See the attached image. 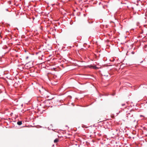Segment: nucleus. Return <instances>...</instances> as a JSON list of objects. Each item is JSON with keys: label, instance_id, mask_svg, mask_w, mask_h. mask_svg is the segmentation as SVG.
I'll list each match as a JSON object with an SVG mask.
<instances>
[{"label": "nucleus", "instance_id": "obj_4", "mask_svg": "<svg viewBox=\"0 0 147 147\" xmlns=\"http://www.w3.org/2000/svg\"><path fill=\"white\" fill-rule=\"evenodd\" d=\"M92 67L94 69H98V67L95 66H92Z\"/></svg>", "mask_w": 147, "mask_h": 147}, {"label": "nucleus", "instance_id": "obj_2", "mask_svg": "<svg viewBox=\"0 0 147 147\" xmlns=\"http://www.w3.org/2000/svg\"><path fill=\"white\" fill-rule=\"evenodd\" d=\"M59 141V139L58 138H56L54 140V142L55 143H57Z\"/></svg>", "mask_w": 147, "mask_h": 147}, {"label": "nucleus", "instance_id": "obj_1", "mask_svg": "<svg viewBox=\"0 0 147 147\" xmlns=\"http://www.w3.org/2000/svg\"><path fill=\"white\" fill-rule=\"evenodd\" d=\"M134 113V112L132 111H130L128 113L126 116L127 119L131 120L133 118Z\"/></svg>", "mask_w": 147, "mask_h": 147}, {"label": "nucleus", "instance_id": "obj_5", "mask_svg": "<svg viewBox=\"0 0 147 147\" xmlns=\"http://www.w3.org/2000/svg\"><path fill=\"white\" fill-rule=\"evenodd\" d=\"M125 104H121V105L122 106H125Z\"/></svg>", "mask_w": 147, "mask_h": 147}, {"label": "nucleus", "instance_id": "obj_3", "mask_svg": "<svg viewBox=\"0 0 147 147\" xmlns=\"http://www.w3.org/2000/svg\"><path fill=\"white\" fill-rule=\"evenodd\" d=\"M17 123L19 125H21L22 124V122L21 121H18L17 122Z\"/></svg>", "mask_w": 147, "mask_h": 147}, {"label": "nucleus", "instance_id": "obj_6", "mask_svg": "<svg viewBox=\"0 0 147 147\" xmlns=\"http://www.w3.org/2000/svg\"><path fill=\"white\" fill-rule=\"evenodd\" d=\"M140 117H143V116H142V115H140Z\"/></svg>", "mask_w": 147, "mask_h": 147}]
</instances>
